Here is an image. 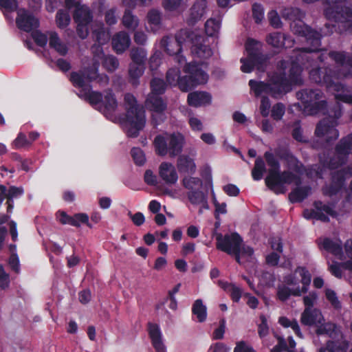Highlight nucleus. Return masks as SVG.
<instances>
[{
	"instance_id": "f257e3e1",
	"label": "nucleus",
	"mask_w": 352,
	"mask_h": 352,
	"mask_svg": "<svg viewBox=\"0 0 352 352\" xmlns=\"http://www.w3.org/2000/svg\"><path fill=\"white\" fill-rule=\"evenodd\" d=\"M123 104L126 111L124 121L126 124L127 135L135 138L144 126L145 111L142 107L137 104L135 98L130 93L124 95Z\"/></svg>"
},
{
	"instance_id": "f03ea898",
	"label": "nucleus",
	"mask_w": 352,
	"mask_h": 352,
	"mask_svg": "<svg viewBox=\"0 0 352 352\" xmlns=\"http://www.w3.org/2000/svg\"><path fill=\"white\" fill-rule=\"evenodd\" d=\"M292 31L299 36H305L308 43L311 45L310 47H303L300 50L302 53H311L320 50V38L322 35L327 36L331 34L333 30V25L329 23H326L324 29L321 30L322 34L311 30L308 26L305 25L299 19L298 21H292L290 24Z\"/></svg>"
},
{
	"instance_id": "7ed1b4c3",
	"label": "nucleus",
	"mask_w": 352,
	"mask_h": 352,
	"mask_svg": "<svg viewBox=\"0 0 352 352\" xmlns=\"http://www.w3.org/2000/svg\"><path fill=\"white\" fill-rule=\"evenodd\" d=\"M154 144L157 155L160 156L168 155L170 158H173L182 153L185 139L179 133H166L157 136Z\"/></svg>"
},
{
	"instance_id": "20e7f679",
	"label": "nucleus",
	"mask_w": 352,
	"mask_h": 352,
	"mask_svg": "<svg viewBox=\"0 0 352 352\" xmlns=\"http://www.w3.org/2000/svg\"><path fill=\"white\" fill-rule=\"evenodd\" d=\"M249 86L256 97L263 94H267L277 98L287 91L288 80L285 76H278L277 74L274 73L270 76L268 83L250 80Z\"/></svg>"
},
{
	"instance_id": "39448f33",
	"label": "nucleus",
	"mask_w": 352,
	"mask_h": 352,
	"mask_svg": "<svg viewBox=\"0 0 352 352\" xmlns=\"http://www.w3.org/2000/svg\"><path fill=\"white\" fill-rule=\"evenodd\" d=\"M261 44L254 40L248 39L245 48L248 52V56L245 58H241V62L242 65L241 69L243 72L250 73L255 67L259 72H264L267 65V58L263 55L259 48Z\"/></svg>"
},
{
	"instance_id": "423d86ee",
	"label": "nucleus",
	"mask_w": 352,
	"mask_h": 352,
	"mask_svg": "<svg viewBox=\"0 0 352 352\" xmlns=\"http://www.w3.org/2000/svg\"><path fill=\"white\" fill-rule=\"evenodd\" d=\"M296 97L304 104L305 111L309 114H316L326 108L324 94L319 89H305L297 92Z\"/></svg>"
},
{
	"instance_id": "0eeeda50",
	"label": "nucleus",
	"mask_w": 352,
	"mask_h": 352,
	"mask_svg": "<svg viewBox=\"0 0 352 352\" xmlns=\"http://www.w3.org/2000/svg\"><path fill=\"white\" fill-rule=\"evenodd\" d=\"M93 69L89 70V80H96L100 76L98 74V68L100 63L109 71L113 72L119 67L118 59L113 55L105 56L102 48L100 45L92 47Z\"/></svg>"
},
{
	"instance_id": "6e6552de",
	"label": "nucleus",
	"mask_w": 352,
	"mask_h": 352,
	"mask_svg": "<svg viewBox=\"0 0 352 352\" xmlns=\"http://www.w3.org/2000/svg\"><path fill=\"white\" fill-rule=\"evenodd\" d=\"M65 8L67 10L75 8L73 18L77 24V34L82 39L86 38L88 36V7L81 6L77 0H65Z\"/></svg>"
},
{
	"instance_id": "1a4fd4ad",
	"label": "nucleus",
	"mask_w": 352,
	"mask_h": 352,
	"mask_svg": "<svg viewBox=\"0 0 352 352\" xmlns=\"http://www.w3.org/2000/svg\"><path fill=\"white\" fill-rule=\"evenodd\" d=\"M296 272H299L300 276V283L302 284V288H295L292 290L285 285H278L277 287V297L282 301H286L290 296H300L308 291V286L311 283V274L305 267H298L296 268Z\"/></svg>"
},
{
	"instance_id": "9d476101",
	"label": "nucleus",
	"mask_w": 352,
	"mask_h": 352,
	"mask_svg": "<svg viewBox=\"0 0 352 352\" xmlns=\"http://www.w3.org/2000/svg\"><path fill=\"white\" fill-rule=\"evenodd\" d=\"M194 33L187 30H181L175 36H164L161 40V47L170 55H176L181 50V45L188 40L192 41Z\"/></svg>"
},
{
	"instance_id": "9b49d317",
	"label": "nucleus",
	"mask_w": 352,
	"mask_h": 352,
	"mask_svg": "<svg viewBox=\"0 0 352 352\" xmlns=\"http://www.w3.org/2000/svg\"><path fill=\"white\" fill-rule=\"evenodd\" d=\"M334 156L329 162L331 168H336L345 164L348 155L352 154V133L342 138L336 146Z\"/></svg>"
},
{
	"instance_id": "f8f14e48",
	"label": "nucleus",
	"mask_w": 352,
	"mask_h": 352,
	"mask_svg": "<svg viewBox=\"0 0 352 352\" xmlns=\"http://www.w3.org/2000/svg\"><path fill=\"white\" fill-rule=\"evenodd\" d=\"M337 122L336 118L328 117L320 121L315 130V135L327 143L338 139V131L336 129Z\"/></svg>"
},
{
	"instance_id": "ddd939ff",
	"label": "nucleus",
	"mask_w": 352,
	"mask_h": 352,
	"mask_svg": "<svg viewBox=\"0 0 352 352\" xmlns=\"http://www.w3.org/2000/svg\"><path fill=\"white\" fill-rule=\"evenodd\" d=\"M300 175L301 174H298L296 173H294L290 170H285L282 173L279 172L275 178L272 179V182L271 183H268L267 186L276 193H284L285 190L281 186L285 184H294L296 186H299L301 184Z\"/></svg>"
},
{
	"instance_id": "4468645a",
	"label": "nucleus",
	"mask_w": 352,
	"mask_h": 352,
	"mask_svg": "<svg viewBox=\"0 0 352 352\" xmlns=\"http://www.w3.org/2000/svg\"><path fill=\"white\" fill-rule=\"evenodd\" d=\"M216 239L217 249L234 256L243 242L241 237L236 233L226 234L224 236L221 234H218Z\"/></svg>"
},
{
	"instance_id": "2eb2a0df",
	"label": "nucleus",
	"mask_w": 352,
	"mask_h": 352,
	"mask_svg": "<svg viewBox=\"0 0 352 352\" xmlns=\"http://www.w3.org/2000/svg\"><path fill=\"white\" fill-rule=\"evenodd\" d=\"M352 175V165L332 173V181L330 186L322 188L324 195L332 196L337 194L342 188L346 178Z\"/></svg>"
},
{
	"instance_id": "dca6fc26",
	"label": "nucleus",
	"mask_w": 352,
	"mask_h": 352,
	"mask_svg": "<svg viewBox=\"0 0 352 352\" xmlns=\"http://www.w3.org/2000/svg\"><path fill=\"white\" fill-rule=\"evenodd\" d=\"M69 80L76 88L79 89L77 94L79 98L88 102V69L72 72L70 74Z\"/></svg>"
},
{
	"instance_id": "f3484780",
	"label": "nucleus",
	"mask_w": 352,
	"mask_h": 352,
	"mask_svg": "<svg viewBox=\"0 0 352 352\" xmlns=\"http://www.w3.org/2000/svg\"><path fill=\"white\" fill-rule=\"evenodd\" d=\"M16 23L19 29L30 32L39 27L40 22L31 12L21 9L17 12Z\"/></svg>"
},
{
	"instance_id": "a211bd4d",
	"label": "nucleus",
	"mask_w": 352,
	"mask_h": 352,
	"mask_svg": "<svg viewBox=\"0 0 352 352\" xmlns=\"http://www.w3.org/2000/svg\"><path fill=\"white\" fill-rule=\"evenodd\" d=\"M315 210H305L303 215L306 219H316L322 221H328L327 215L335 216L336 212L333 209L326 204H323L321 201H316L314 203Z\"/></svg>"
},
{
	"instance_id": "6ab92c4d",
	"label": "nucleus",
	"mask_w": 352,
	"mask_h": 352,
	"mask_svg": "<svg viewBox=\"0 0 352 352\" xmlns=\"http://www.w3.org/2000/svg\"><path fill=\"white\" fill-rule=\"evenodd\" d=\"M318 245L320 250H324L340 260L344 259V252L341 240L338 239L320 238L318 240Z\"/></svg>"
},
{
	"instance_id": "aec40b11",
	"label": "nucleus",
	"mask_w": 352,
	"mask_h": 352,
	"mask_svg": "<svg viewBox=\"0 0 352 352\" xmlns=\"http://www.w3.org/2000/svg\"><path fill=\"white\" fill-rule=\"evenodd\" d=\"M278 67L280 69L283 70L282 72H280L279 73H276L278 76H285V78L288 80V86L289 84H296V85H300L302 83V80L301 77V73L302 69L298 65V64L296 63H293L291 65V67L289 70L288 76H287V74L285 72L286 69V62L281 61L278 64Z\"/></svg>"
},
{
	"instance_id": "412c9836",
	"label": "nucleus",
	"mask_w": 352,
	"mask_h": 352,
	"mask_svg": "<svg viewBox=\"0 0 352 352\" xmlns=\"http://www.w3.org/2000/svg\"><path fill=\"white\" fill-rule=\"evenodd\" d=\"M208 3L206 0H196L188 10L186 21L189 25H194L201 20L206 14Z\"/></svg>"
},
{
	"instance_id": "4be33fe9",
	"label": "nucleus",
	"mask_w": 352,
	"mask_h": 352,
	"mask_svg": "<svg viewBox=\"0 0 352 352\" xmlns=\"http://www.w3.org/2000/svg\"><path fill=\"white\" fill-rule=\"evenodd\" d=\"M321 311L316 308H305L300 316V322L306 326H317L324 322Z\"/></svg>"
},
{
	"instance_id": "5701e85b",
	"label": "nucleus",
	"mask_w": 352,
	"mask_h": 352,
	"mask_svg": "<svg viewBox=\"0 0 352 352\" xmlns=\"http://www.w3.org/2000/svg\"><path fill=\"white\" fill-rule=\"evenodd\" d=\"M184 70L189 74L190 82L187 85L190 86V88L197 85L204 84L208 80V75L203 70L199 69L196 65H186Z\"/></svg>"
},
{
	"instance_id": "b1692460",
	"label": "nucleus",
	"mask_w": 352,
	"mask_h": 352,
	"mask_svg": "<svg viewBox=\"0 0 352 352\" xmlns=\"http://www.w3.org/2000/svg\"><path fill=\"white\" fill-rule=\"evenodd\" d=\"M57 218L59 222L63 224H68L72 226L78 227L80 223L88 225V215L85 213H77L74 216L68 215L65 211H58Z\"/></svg>"
},
{
	"instance_id": "393cba45",
	"label": "nucleus",
	"mask_w": 352,
	"mask_h": 352,
	"mask_svg": "<svg viewBox=\"0 0 352 352\" xmlns=\"http://www.w3.org/2000/svg\"><path fill=\"white\" fill-rule=\"evenodd\" d=\"M195 153L192 155L188 154L179 155L177 160V168L180 173L194 174L197 169L194 157Z\"/></svg>"
},
{
	"instance_id": "a878e982",
	"label": "nucleus",
	"mask_w": 352,
	"mask_h": 352,
	"mask_svg": "<svg viewBox=\"0 0 352 352\" xmlns=\"http://www.w3.org/2000/svg\"><path fill=\"white\" fill-rule=\"evenodd\" d=\"M148 332L151 343L156 352H166V346L163 342L162 334L158 324L148 322Z\"/></svg>"
},
{
	"instance_id": "bb28decb",
	"label": "nucleus",
	"mask_w": 352,
	"mask_h": 352,
	"mask_svg": "<svg viewBox=\"0 0 352 352\" xmlns=\"http://www.w3.org/2000/svg\"><path fill=\"white\" fill-rule=\"evenodd\" d=\"M159 175L167 184H175L178 180V175L175 168L170 162H164L160 165Z\"/></svg>"
},
{
	"instance_id": "cd10ccee",
	"label": "nucleus",
	"mask_w": 352,
	"mask_h": 352,
	"mask_svg": "<svg viewBox=\"0 0 352 352\" xmlns=\"http://www.w3.org/2000/svg\"><path fill=\"white\" fill-rule=\"evenodd\" d=\"M118 108V102L115 95L111 92H106L104 96L102 110L105 116L113 122H117L118 119L113 116V113Z\"/></svg>"
},
{
	"instance_id": "c85d7f7f",
	"label": "nucleus",
	"mask_w": 352,
	"mask_h": 352,
	"mask_svg": "<svg viewBox=\"0 0 352 352\" xmlns=\"http://www.w3.org/2000/svg\"><path fill=\"white\" fill-rule=\"evenodd\" d=\"M145 104L150 111L159 114L160 120H162V113L166 109V104L160 96L148 94Z\"/></svg>"
},
{
	"instance_id": "c756f323",
	"label": "nucleus",
	"mask_w": 352,
	"mask_h": 352,
	"mask_svg": "<svg viewBox=\"0 0 352 352\" xmlns=\"http://www.w3.org/2000/svg\"><path fill=\"white\" fill-rule=\"evenodd\" d=\"M130 44V36L124 31L116 33L112 38V47L117 54L123 53L129 47Z\"/></svg>"
},
{
	"instance_id": "7c9ffc66",
	"label": "nucleus",
	"mask_w": 352,
	"mask_h": 352,
	"mask_svg": "<svg viewBox=\"0 0 352 352\" xmlns=\"http://www.w3.org/2000/svg\"><path fill=\"white\" fill-rule=\"evenodd\" d=\"M166 80L170 85H178L182 91H188L190 89L186 79L180 78V71L177 68H171L167 72Z\"/></svg>"
},
{
	"instance_id": "2f4dec72",
	"label": "nucleus",
	"mask_w": 352,
	"mask_h": 352,
	"mask_svg": "<svg viewBox=\"0 0 352 352\" xmlns=\"http://www.w3.org/2000/svg\"><path fill=\"white\" fill-rule=\"evenodd\" d=\"M194 38L196 40V43H195L191 49L192 54L194 56L201 58L206 59L210 57L212 55V52L211 49L205 44H198V41L201 40V36H197L194 34L193 40L192 41L194 43Z\"/></svg>"
},
{
	"instance_id": "473e14b6",
	"label": "nucleus",
	"mask_w": 352,
	"mask_h": 352,
	"mask_svg": "<svg viewBox=\"0 0 352 352\" xmlns=\"http://www.w3.org/2000/svg\"><path fill=\"white\" fill-rule=\"evenodd\" d=\"M349 346V341L342 338L340 340H329L326 346L320 348L318 352H347Z\"/></svg>"
},
{
	"instance_id": "72a5a7b5",
	"label": "nucleus",
	"mask_w": 352,
	"mask_h": 352,
	"mask_svg": "<svg viewBox=\"0 0 352 352\" xmlns=\"http://www.w3.org/2000/svg\"><path fill=\"white\" fill-rule=\"evenodd\" d=\"M265 158L267 165L270 167L269 169V175L265 178L266 185L271 183L272 179L275 178L276 175L280 172V164L275 156L270 152L265 153Z\"/></svg>"
},
{
	"instance_id": "f704fd0d",
	"label": "nucleus",
	"mask_w": 352,
	"mask_h": 352,
	"mask_svg": "<svg viewBox=\"0 0 352 352\" xmlns=\"http://www.w3.org/2000/svg\"><path fill=\"white\" fill-rule=\"evenodd\" d=\"M324 14L327 18H333L336 21L340 23H349L352 22V10L345 8H342L340 12L333 13L331 8H327L324 10Z\"/></svg>"
},
{
	"instance_id": "c9c22d12",
	"label": "nucleus",
	"mask_w": 352,
	"mask_h": 352,
	"mask_svg": "<svg viewBox=\"0 0 352 352\" xmlns=\"http://www.w3.org/2000/svg\"><path fill=\"white\" fill-rule=\"evenodd\" d=\"M211 97L206 92L195 91L188 96V102L192 107H199L208 104L210 102Z\"/></svg>"
},
{
	"instance_id": "e433bc0d",
	"label": "nucleus",
	"mask_w": 352,
	"mask_h": 352,
	"mask_svg": "<svg viewBox=\"0 0 352 352\" xmlns=\"http://www.w3.org/2000/svg\"><path fill=\"white\" fill-rule=\"evenodd\" d=\"M177 303L173 296L166 298L156 306L157 314L161 316H169L171 311L177 309Z\"/></svg>"
},
{
	"instance_id": "4c0bfd02",
	"label": "nucleus",
	"mask_w": 352,
	"mask_h": 352,
	"mask_svg": "<svg viewBox=\"0 0 352 352\" xmlns=\"http://www.w3.org/2000/svg\"><path fill=\"white\" fill-rule=\"evenodd\" d=\"M93 38L101 46L108 42L110 38L109 32L106 31L102 23H95L91 25Z\"/></svg>"
},
{
	"instance_id": "58836bf2",
	"label": "nucleus",
	"mask_w": 352,
	"mask_h": 352,
	"mask_svg": "<svg viewBox=\"0 0 352 352\" xmlns=\"http://www.w3.org/2000/svg\"><path fill=\"white\" fill-rule=\"evenodd\" d=\"M162 12L156 9L150 10L146 14V21L153 32H156L162 27Z\"/></svg>"
},
{
	"instance_id": "ea45409f",
	"label": "nucleus",
	"mask_w": 352,
	"mask_h": 352,
	"mask_svg": "<svg viewBox=\"0 0 352 352\" xmlns=\"http://www.w3.org/2000/svg\"><path fill=\"white\" fill-rule=\"evenodd\" d=\"M144 69L141 65H136L135 63H130L128 69L129 81L133 86L139 85L138 79L142 76Z\"/></svg>"
},
{
	"instance_id": "a19ab883",
	"label": "nucleus",
	"mask_w": 352,
	"mask_h": 352,
	"mask_svg": "<svg viewBox=\"0 0 352 352\" xmlns=\"http://www.w3.org/2000/svg\"><path fill=\"white\" fill-rule=\"evenodd\" d=\"M282 158L289 170H293L298 174L302 173L303 166L294 155L287 153Z\"/></svg>"
},
{
	"instance_id": "79ce46f5",
	"label": "nucleus",
	"mask_w": 352,
	"mask_h": 352,
	"mask_svg": "<svg viewBox=\"0 0 352 352\" xmlns=\"http://www.w3.org/2000/svg\"><path fill=\"white\" fill-rule=\"evenodd\" d=\"M188 197L192 204L201 205V208L208 209V204L206 195L201 191H190Z\"/></svg>"
},
{
	"instance_id": "37998d69",
	"label": "nucleus",
	"mask_w": 352,
	"mask_h": 352,
	"mask_svg": "<svg viewBox=\"0 0 352 352\" xmlns=\"http://www.w3.org/2000/svg\"><path fill=\"white\" fill-rule=\"evenodd\" d=\"M122 23L126 28L134 30L139 25V19L129 10H126L122 16Z\"/></svg>"
},
{
	"instance_id": "c03bdc74",
	"label": "nucleus",
	"mask_w": 352,
	"mask_h": 352,
	"mask_svg": "<svg viewBox=\"0 0 352 352\" xmlns=\"http://www.w3.org/2000/svg\"><path fill=\"white\" fill-rule=\"evenodd\" d=\"M192 311L196 316L199 322H202L206 320L207 316L206 307L203 304L201 299L196 300L192 305Z\"/></svg>"
},
{
	"instance_id": "a18cd8bd",
	"label": "nucleus",
	"mask_w": 352,
	"mask_h": 352,
	"mask_svg": "<svg viewBox=\"0 0 352 352\" xmlns=\"http://www.w3.org/2000/svg\"><path fill=\"white\" fill-rule=\"evenodd\" d=\"M254 250L252 248L241 244L237 252L234 254L235 259L239 264H241L244 261L251 259Z\"/></svg>"
},
{
	"instance_id": "49530a36",
	"label": "nucleus",
	"mask_w": 352,
	"mask_h": 352,
	"mask_svg": "<svg viewBox=\"0 0 352 352\" xmlns=\"http://www.w3.org/2000/svg\"><path fill=\"white\" fill-rule=\"evenodd\" d=\"M130 57L132 63L142 65L146 59V52L142 48L133 47L130 51Z\"/></svg>"
},
{
	"instance_id": "de8ad7c7",
	"label": "nucleus",
	"mask_w": 352,
	"mask_h": 352,
	"mask_svg": "<svg viewBox=\"0 0 352 352\" xmlns=\"http://www.w3.org/2000/svg\"><path fill=\"white\" fill-rule=\"evenodd\" d=\"M182 184L186 188L193 191L199 189L202 186L203 182L199 177L185 176L182 179Z\"/></svg>"
},
{
	"instance_id": "09e8293b",
	"label": "nucleus",
	"mask_w": 352,
	"mask_h": 352,
	"mask_svg": "<svg viewBox=\"0 0 352 352\" xmlns=\"http://www.w3.org/2000/svg\"><path fill=\"white\" fill-rule=\"evenodd\" d=\"M311 188L302 187L297 188L289 194V199L292 202H299L302 201L310 193Z\"/></svg>"
},
{
	"instance_id": "8fccbe9b",
	"label": "nucleus",
	"mask_w": 352,
	"mask_h": 352,
	"mask_svg": "<svg viewBox=\"0 0 352 352\" xmlns=\"http://www.w3.org/2000/svg\"><path fill=\"white\" fill-rule=\"evenodd\" d=\"M71 18L68 11L59 10L56 14V22L58 28L64 29L67 27L70 23Z\"/></svg>"
},
{
	"instance_id": "3c124183",
	"label": "nucleus",
	"mask_w": 352,
	"mask_h": 352,
	"mask_svg": "<svg viewBox=\"0 0 352 352\" xmlns=\"http://www.w3.org/2000/svg\"><path fill=\"white\" fill-rule=\"evenodd\" d=\"M188 0H163L162 6L166 10L176 11L186 8Z\"/></svg>"
},
{
	"instance_id": "603ef678",
	"label": "nucleus",
	"mask_w": 352,
	"mask_h": 352,
	"mask_svg": "<svg viewBox=\"0 0 352 352\" xmlns=\"http://www.w3.org/2000/svg\"><path fill=\"white\" fill-rule=\"evenodd\" d=\"M344 258H347L348 260L344 262V266L346 270L352 271V239L346 241L344 245Z\"/></svg>"
},
{
	"instance_id": "864d4df0",
	"label": "nucleus",
	"mask_w": 352,
	"mask_h": 352,
	"mask_svg": "<svg viewBox=\"0 0 352 352\" xmlns=\"http://www.w3.org/2000/svg\"><path fill=\"white\" fill-rule=\"evenodd\" d=\"M325 167L323 165L315 164L306 170V174L311 179L322 178Z\"/></svg>"
},
{
	"instance_id": "5fc2aeb1",
	"label": "nucleus",
	"mask_w": 352,
	"mask_h": 352,
	"mask_svg": "<svg viewBox=\"0 0 352 352\" xmlns=\"http://www.w3.org/2000/svg\"><path fill=\"white\" fill-rule=\"evenodd\" d=\"M150 86L151 92L149 94L160 96L162 94L166 89L164 80L160 78H153L150 82Z\"/></svg>"
},
{
	"instance_id": "6e6d98bb",
	"label": "nucleus",
	"mask_w": 352,
	"mask_h": 352,
	"mask_svg": "<svg viewBox=\"0 0 352 352\" xmlns=\"http://www.w3.org/2000/svg\"><path fill=\"white\" fill-rule=\"evenodd\" d=\"M283 16L289 20L298 21L304 17V13L296 8H286L283 12Z\"/></svg>"
},
{
	"instance_id": "4d7b16f0",
	"label": "nucleus",
	"mask_w": 352,
	"mask_h": 352,
	"mask_svg": "<svg viewBox=\"0 0 352 352\" xmlns=\"http://www.w3.org/2000/svg\"><path fill=\"white\" fill-rule=\"evenodd\" d=\"M266 41L269 45L276 48H280L284 45V37L280 33L269 34L266 38Z\"/></svg>"
},
{
	"instance_id": "13d9d810",
	"label": "nucleus",
	"mask_w": 352,
	"mask_h": 352,
	"mask_svg": "<svg viewBox=\"0 0 352 352\" xmlns=\"http://www.w3.org/2000/svg\"><path fill=\"white\" fill-rule=\"evenodd\" d=\"M220 29V23L218 20L213 19H208L205 24L206 33L210 36H215Z\"/></svg>"
},
{
	"instance_id": "bf43d9fd",
	"label": "nucleus",
	"mask_w": 352,
	"mask_h": 352,
	"mask_svg": "<svg viewBox=\"0 0 352 352\" xmlns=\"http://www.w3.org/2000/svg\"><path fill=\"white\" fill-rule=\"evenodd\" d=\"M265 170V167L263 161L261 158L257 159L255 161L254 166L252 171V175L254 179H261L263 177V175Z\"/></svg>"
},
{
	"instance_id": "052dcab7",
	"label": "nucleus",
	"mask_w": 352,
	"mask_h": 352,
	"mask_svg": "<svg viewBox=\"0 0 352 352\" xmlns=\"http://www.w3.org/2000/svg\"><path fill=\"white\" fill-rule=\"evenodd\" d=\"M31 144V142L27 138L23 133H19L17 137L12 142V147L15 149H19Z\"/></svg>"
},
{
	"instance_id": "680f3d73",
	"label": "nucleus",
	"mask_w": 352,
	"mask_h": 352,
	"mask_svg": "<svg viewBox=\"0 0 352 352\" xmlns=\"http://www.w3.org/2000/svg\"><path fill=\"white\" fill-rule=\"evenodd\" d=\"M317 329L316 333L318 335L322 334H329L330 335L335 329L336 325L331 322H325L324 321L322 323L319 324V325L316 326Z\"/></svg>"
},
{
	"instance_id": "e2e57ef3",
	"label": "nucleus",
	"mask_w": 352,
	"mask_h": 352,
	"mask_svg": "<svg viewBox=\"0 0 352 352\" xmlns=\"http://www.w3.org/2000/svg\"><path fill=\"white\" fill-rule=\"evenodd\" d=\"M103 100L104 97L100 93L89 91V104L94 106H96V107L100 111L102 110Z\"/></svg>"
},
{
	"instance_id": "0e129e2a",
	"label": "nucleus",
	"mask_w": 352,
	"mask_h": 352,
	"mask_svg": "<svg viewBox=\"0 0 352 352\" xmlns=\"http://www.w3.org/2000/svg\"><path fill=\"white\" fill-rule=\"evenodd\" d=\"M342 269L345 270L344 262L338 263L337 261H333L329 265V270L330 272L338 278L342 276Z\"/></svg>"
},
{
	"instance_id": "69168bd1",
	"label": "nucleus",
	"mask_w": 352,
	"mask_h": 352,
	"mask_svg": "<svg viewBox=\"0 0 352 352\" xmlns=\"http://www.w3.org/2000/svg\"><path fill=\"white\" fill-rule=\"evenodd\" d=\"M32 36L35 43L39 47H44L47 43V35L39 30L33 32Z\"/></svg>"
},
{
	"instance_id": "338daca9",
	"label": "nucleus",
	"mask_w": 352,
	"mask_h": 352,
	"mask_svg": "<svg viewBox=\"0 0 352 352\" xmlns=\"http://www.w3.org/2000/svg\"><path fill=\"white\" fill-rule=\"evenodd\" d=\"M285 107L282 103L274 104L272 109V117L276 120H280L285 114Z\"/></svg>"
},
{
	"instance_id": "774afa93",
	"label": "nucleus",
	"mask_w": 352,
	"mask_h": 352,
	"mask_svg": "<svg viewBox=\"0 0 352 352\" xmlns=\"http://www.w3.org/2000/svg\"><path fill=\"white\" fill-rule=\"evenodd\" d=\"M131 155L138 165H143L146 161L145 155L143 151L138 148H133L131 150Z\"/></svg>"
}]
</instances>
